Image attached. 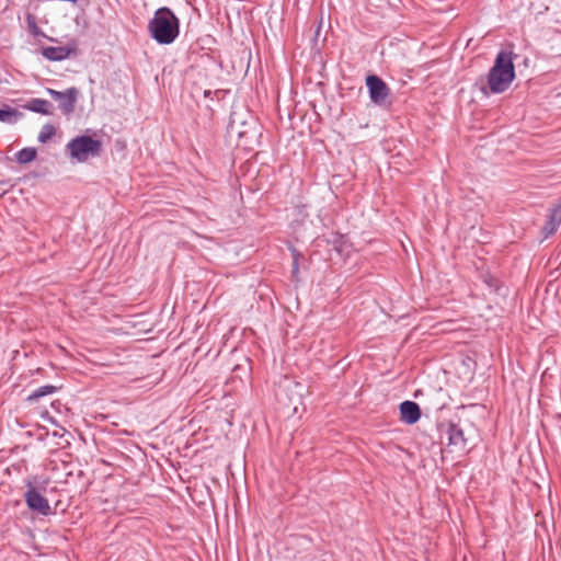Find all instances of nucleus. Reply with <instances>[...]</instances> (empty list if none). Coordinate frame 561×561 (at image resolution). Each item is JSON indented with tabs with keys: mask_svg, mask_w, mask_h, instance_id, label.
Masks as SVG:
<instances>
[{
	"mask_svg": "<svg viewBox=\"0 0 561 561\" xmlns=\"http://www.w3.org/2000/svg\"><path fill=\"white\" fill-rule=\"evenodd\" d=\"M482 279H483V283L490 289H492L494 291H499L500 290V287H501L500 280L496 277H494L493 275H491L490 273L483 274L482 275Z\"/></svg>",
	"mask_w": 561,
	"mask_h": 561,
	"instance_id": "17",
	"label": "nucleus"
},
{
	"mask_svg": "<svg viewBox=\"0 0 561 561\" xmlns=\"http://www.w3.org/2000/svg\"><path fill=\"white\" fill-rule=\"evenodd\" d=\"M24 108L34 112L39 113L43 115H53V104L44 99L34 98L31 99L25 105Z\"/></svg>",
	"mask_w": 561,
	"mask_h": 561,
	"instance_id": "11",
	"label": "nucleus"
},
{
	"mask_svg": "<svg viewBox=\"0 0 561 561\" xmlns=\"http://www.w3.org/2000/svg\"><path fill=\"white\" fill-rule=\"evenodd\" d=\"M561 225V204L553 205L548 209L547 219L541 228L543 239L549 238Z\"/></svg>",
	"mask_w": 561,
	"mask_h": 561,
	"instance_id": "6",
	"label": "nucleus"
},
{
	"mask_svg": "<svg viewBox=\"0 0 561 561\" xmlns=\"http://www.w3.org/2000/svg\"><path fill=\"white\" fill-rule=\"evenodd\" d=\"M516 54L512 50H500L495 57L494 64L488 73V87L494 94L505 92L514 81Z\"/></svg>",
	"mask_w": 561,
	"mask_h": 561,
	"instance_id": "1",
	"label": "nucleus"
},
{
	"mask_svg": "<svg viewBox=\"0 0 561 561\" xmlns=\"http://www.w3.org/2000/svg\"><path fill=\"white\" fill-rule=\"evenodd\" d=\"M400 415L403 422L412 425L420 420L421 409L416 402L407 400L400 404Z\"/></svg>",
	"mask_w": 561,
	"mask_h": 561,
	"instance_id": "8",
	"label": "nucleus"
},
{
	"mask_svg": "<svg viewBox=\"0 0 561 561\" xmlns=\"http://www.w3.org/2000/svg\"><path fill=\"white\" fill-rule=\"evenodd\" d=\"M366 85L368 88L370 101L374 104L378 106H385L388 104L390 89L382 79L376 75H369L366 78Z\"/></svg>",
	"mask_w": 561,
	"mask_h": 561,
	"instance_id": "5",
	"label": "nucleus"
},
{
	"mask_svg": "<svg viewBox=\"0 0 561 561\" xmlns=\"http://www.w3.org/2000/svg\"><path fill=\"white\" fill-rule=\"evenodd\" d=\"M57 391V387L55 386H51V385H45V386H41L38 387L37 389H35L28 397H27V400L30 402H35L37 401L38 399L45 397V396H48V394H51L54 392Z\"/></svg>",
	"mask_w": 561,
	"mask_h": 561,
	"instance_id": "14",
	"label": "nucleus"
},
{
	"mask_svg": "<svg viewBox=\"0 0 561 561\" xmlns=\"http://www.w3.org/2000/svg\"><path fill=\"white\" fill-rule=\"evenodd\" d=\"M47 93L57 102V100L62 98L64 91H57L54 89H47Z\"/></svg>",
	"mask_w": 561,
	"mask_h": 561,
	"instance_id": "18",
	"label": "nucleus"
},
{
	"mask_svg": "<svg viewBox=\"0 0 561 561\" xmlns=\"http://www.w3.org/2000/svg\"><path fill=\"white\" fill-rule=\"evenodd\" d=\"M293 272L294 273L298 272V260L297 259H295V261H294Z\"/></svg>",
	"mask_w": 561,
	"mask_h": 561,
	"instance_id": "19",
	"label": "nucleus"
},
{
	"mask_svg": "<svg viewBox=\"0 0 561 561\" xmlns=\"http://www.w3.org/2000/svg\"><path fill=\"white\" fill-rule=\"evenodd\" d=\"M78 95H79L78 89L75 87H71V88L67 89L66 91H64L61 99L57 100L58 107L64 115L69 116L75 112Z\"/></svg>",
	"mask_w": 561,
	"mask_h": 561,
	"instance_id": "7",
	"label": "nucleus"
},
{
	"mask_svg": "<svg viewBox=\"0 0 561 561\" xmlns=\"http://www.w3.org/2000/svg\"><path fill=\"white\" fill-rule=\"evenodd\" d=\"M55 133L56 129L51 124H45L37 136V140L45 144L55 135Z\"/></svg>",
	"mask_w": 561,
	"mask_h": 561,
	"instance_id": "15",
	"label": "nucleus"
},
{
	"mask_svg": "<svg viewBox=\"0 0 561 561\" xmlns=\"http://www.w3.org/2000/svg\"><path fill=\"white\" fill-rule=\"evenodd\" d=\"M76 48L70 46H47L42 48V56L51 61H61L67 59Z\"/></svg>",
	"mask_w": 561,
	"mask_h": 561,
	"instance_id": "9",
	"label": "nucleus"
},
{
	"mask_svg": "<svg viewBox=\"0 0 561 561\" xmlns=\"http://www.w3.org/2000/svg\"><path fill=\"white\" fill-rule=\"evenodd\" d=\"M37 156V150L34 147H25L15 153V159L20 164L32 162Z\"/></svg>",
	"mask_w": 561,
	"mask_h": 561,
	"instance_id": "13",
	"label": "nucleus"
},
{
	"mask_svg": "<svg viewBox=\"0 0 561 561\" xmlns=\"http://www.w3.org/2000/svg\"><path fill=\"white\" fill-rule=\"evenodd\" d=\"M448 436V445L454 446L458 450H465L467 445V439L465 438V434L462 428L457 424H449L447 428Z\"/></svg>",
	"mask_w": 561,
	"mask_h": 561,
	"instance_id": "10",
	"label": "nucleus"
},
{
	"mask_svg": "<svg viewBox=\"0 0 561 561\" xmlns=\"http://www.w3.org/2000/svg\"><path fill=\"white\" fill-rule=\"evenodd\" d=\"M25 485L26 491L24 493V501L26 503L27 508L37 515H53L54 511L48 500L37 491L35 485L30 480L26 481Z\"/></svg>",
	"mask_w": 561,
	"mask_h": 561,
	"instance_id": "4",
	"label": "nucleus"
},
{
	"mask_svg": "<svg viewBox=\"0 0 561 561\" xmlns=\"http://www.w3.org/2000/svg\"><path fill=\"white\" fill-rule=\"evenodd\" d=\"M147 28L158 44L170 45L180 34V20L170 8L162 7L156 10Z\"/></svg>",
	"mask_w": 561,
	"mask_h": 561,
	"instance_id": "2",
	"label": "nucleus"
},
{
	"mask_svg": "<svg viewBox=\"0 0 561 561\" xmlns=\"http://www.w3.org/2000/svg\"><path fill=\"white\" fill-rule=\"evenodd\" d=\"M26 23H27L28 31L32 35H34L35 37L45 36L43 31L37 26L36 19L33 14L26 15Z\"/></svg>",
	"mask_w": 561,
	"mask_h": 561,
	"instance_id": "16",
	"label": "nucleus"
},
{
	"mask_svg": "<svg viewBox=\"0 0 561 561\" xmlns=\"http://www.w3.org/2000/svg\"><path fill=\"white\" fill-rule=\"evenodd\" d=\"M22 116L23 114L15 108H12L10 106L0 107V122L2 123L14 124Z\"/></svg>",
	"mask_w": 561,
	"mask_h": 561,
	"instance_id": "12",
	"label": "nucleus"
},
{
	"mask_svg": "<svg viewBox=\"0 0 561 561\" xmlns=\"http://www.w3.org/2000/svg\"><path fill=\"white\" fill-rule=\"evenodd\" d=\"M66 151L69 153L71 160L83 163L88 161L89 158L99 157L101 154L102 141L87 135L77 136L66 145Z\"/></svg>",
	"mask_w": 561,
	"mask_h": 561,
	"instance_id": "3",
	"label": "nucleus"
}]
</instances>
